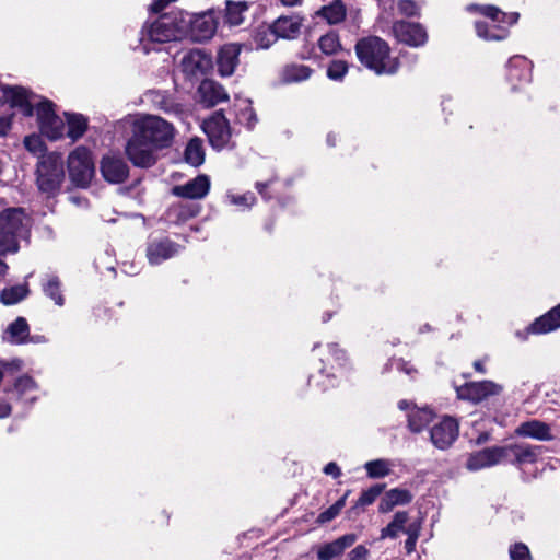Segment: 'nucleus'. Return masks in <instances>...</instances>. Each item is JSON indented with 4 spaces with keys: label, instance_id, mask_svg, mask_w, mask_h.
Segmentation results:
<instances>
[{
    "label": "nucleus",
    "instance_id": "6",
    "mask_svg": "<svg viewBox=\"0 0 560 560\" xmlns=\"http://www.w3.org/2000/svg\"><path fill=\"white\" fill-rule=\"evenodd\" d=\"M63 162L60 155L51 153L43 158L37 165L38 189L48 197L56 195L63 182Z\"/></svg>",
    "mask_w": 560,
    "mask_h": 560
},
{
    "label": "nucleus",
    "instance_id": "53",
    "mask_svg": "<svg viewBox=\"0 0 560 560\" xmlns=\"http://www.w3.org/2000/svg\"><path fill=\"white\" fill-rule=\"evenodd\" d=\"M368 555L369 550L363 545H359L349 553V560H366Z\"/></svg>",
    "mask_w": 560,
    "mask_h": 560
},
{
    "label": "nucleus",
    "instance_id": "2",
    "mask_svg": "<svg viewBox=\"0 0 560 560\" xmlns=\"http://www.w3.org/2000/svg\"><path fill=\"white\" fill-rule=\"evenodd\" d=\"M186 21L183 11H173L145 23L140 32V47L144 54L159 50L158 45L185 39Z\"/></svg>",
    "mask_w": 560,
    "mask_h": 560
},
{
    "label": "nucleus",
    "instance_id": "44",
    "mask_svg": "<svg viewBox=\"0 0 560 560\" xmlns=\"http://www.w3.org/2000/svg\"><path fill=\"white\" fill-rule=\"evenodd\" d=\"M25 149L34 155H40L45 152L46 147L40 136L30 135L24 138Z\"/></svg>",
    "mask_w": 560,
    "mask_h": 560
},
{
    "label": "nucleus",
    "instance_id": "43",
    "mask_svg": "<svg viewBox=\"0 0 560 560\" xmlns=\"http://www.w3.org/2000/svg\"><path fill=\"white\" fill-rule=\"evenodd\" d=\"M421 533V522L410 523L405 529L407 539L405 541V549L407 553H411L416 550L417 541Z\"/></svg>",
    "mask_w": 560,
    "mask_h": 560
},
{
    "label": "nucleus",
    "instance_id": "5",
    "mask_svg": "<svg viewBox=\"0 0 560 560\" xmlns=\"http://www.w3.org/2000/svg\"><path fill=\"white\" fill-rule=\"evenodd\" d=\"M28 232V220L22 208H8L0 213V254L16 253L19 240Z\"/></svg>",
    "mask_w": 560,
    "mask_h": 560
},
{
    "label": "nucleus",
    "instance_id": "47",
    "mask_svg": "<svg viewBox=\"0 0 560 560\" xmlns=\"http://www.w3.org/2000/svg\"><path fill=\"white\" fill-rule=\"evenodd\" d=\"M510 560H533L527 545L524 542H514L509 547Z\"/></svg>",
    "mask_w": 560,
    "mask_h": 560
},
{
    "label": "nucleus",
    "instance_id": "4",
    "mask_svg": "<svg viewBox=\"0 0 560 560\" xmlns=\"http://www.w3.org/2000/svg\"><path fill=\"white\" fill-rule=\"evenodd\" d=\"M469 12H478L490 22L476 21L475 28L477 35L486 40H503L509 35L508 26L515 24L520 18L518 13H505L494 5L470 4L467 7Z\"/></svg>",
    "mask_w": 560,
    "mask_h": 560
},
{
    "label": "nucleus",
    "instance_id": "1",
    "mask_svg": "<svg viewBox=\"0 0 560 560\" xmlns=\"http://www.w3.org/2000/svg\"><path fill=\"white\" fill-rule=\"evenodd\" d=\"M175 133L173 124L160 116H139L132 122L126 155L135 166L151 167L156 163L159 152L172 145Z\"/></svg>",
    "mask_w": 560,
    "mask_h": 560
},
{
    "label": "nucleus",
    "instance_id": "25",
    "mask_svg": "<svg viewBox=\"0 0 560 560\" xmlns=\"http://www.w3.org/2000/svg\"><path fill=\"white\" fill-rule=\"evenodd\" d=\"M515 434L522 438H529L537 441H551L555 439L551 427L540 420H528L518 424Z\"/></svg>",
    "mask_w": 560,
    "mask_h": 560
},
{
    "label": "nucleus",
    "instance_id": "30",
    "mask_svg": "<svg viewBox=\"0 0 560 560\" xmlns=\"http://www.w3.org/2000/svg\"><path fill=\"white\" fill-rule=\"evenodd\" d=\"M68 125L67 136L74 142L83 137L88 130L89 120L82 114L65 113Z\"/></svg>",
    "mask_w": 560,
    "mask_h": 560
},
{
    "label": "nucleus",
    "instance_id": "26",
    "mask_svg": "<svg viewBox=\"0 0 560 560\" xmlns=\"http://www.w3.org/2000/svg\"><path fill=\"white\" fill-rule=\"evenodd\" d=\"M357 538L355 534H347L331 542L324 544L317 549V558L319 560H331L339 557L357 541Z\"/></svg>",
    "mask_w": 560,
    "mask_h": 560
},
{
    "label": "nucleus",
    "instance_id": "36",
    "mask_svg": "<svg viewBox=\"0 0 560 560\" xmlns=\"http://www.w3.org/2000/svg\"><path fill=\"white\" fill-rule=\"evenodd\" d=\"M185 161L197 167L205 162L202 141L199 138L191 139L185 149Z\"/></svg>",
    "mask_w": 560,
    "mask_h": 560
},
{
    "label": "nucleus",
    "instance_id": "21",
    "mask_svg": "<svg viewBox=\"0 0 560 560\" xmlns=\"http://www.w3.org/2000/svg\"><path fill=\"white\" fill-rule=\"evenodd\" d=\"M242 46L235 43L223 45L217 55L218 71L222 77H231L237 65Z\"/></svg>",
    "mask_w": 560,
    "mask_h": 560
},
{
    "label": "nucleus",
    "instance_id": "64",
    "mask_svg": "<svg viewBox=\"0 0 560 560\" xmlns=\"http://www.w3.org/2000/svg\"><path fill=\"white\" fill-rule=\"evenodd\" d=\"M31 342H45L46 339L44 336H33L30 338Z\"/></svg>",
    "mask_w": 560,
    "mask_h": 560
},
{
    "label": "nucleus",
    "instance_id": "41",
    "mask_svg": "<svg viewBox=\"0 0 560 560\" xmlns=\"http://www.w3.org/2000/svg\"><path fill=\"white\" fill-rule=\"evenodd\" d=\"M28 293L26 285H14L1 292V302L5 305L16 304Z\"/></svg>",
    "mask_w": 560,
    "mask_h": 560
},
{
    "label": "nucleus",
    "instance_id": "32",
    "mask_svg": "<svg viewBox=\"0 0 560 560\" xmlns=\"http://www.w3.org/2000/svg\"><path fill=\"white\" fill-rule=\"evenodd\" d=\"M14 392L19 399L34 402L37 399L38 386L32 377L24 375L16 381Z\"/></svg>",
    "mask_w": 560,
    "mask_h": 560
},
{
    "label": "nucleus",
    "instance_id": "37",
    "mask_svg": "<svg viewBox=\"0 0 560 560\" xmlns=\"http://www.w3.org/2000/svg\"><path fill=\"white\" fill-rule=\"evenodd\" d=\"M43 291L46 296L55 302L56 305L62 306L65 304L61 283L58 277L47 276L46 280L43 282Z\"/></svg>",
    "mask_w": 560,
    "mask_h": 560
},
{
    "label": "nucleus",
    "instance_id": "55",
    "mask_svg": "<svg viewBox=\"0 0 560 560\" xmlns=\"http://www.w3.org/2000/svg\"><path fill=\"white\" fill-rule=\"evenodd\" d=\"M395 508L393 501L389 499L388 494L385 493L384 497L381 499L378 504V511L381 513H388Z\"/></svg>",
    "mask_w": 560,
    "mask_h": 560
},
{
    "label": "nucleus",
    "instance_id": "62",
    "mask_svg": "<svg viewBox=\"0 0 560 560\" xmlns=\"http://www.w3.org/2000/svg\"><path fill=\"white\" fill-rule=\"evenodd\" d=\"M474 368H475L476 371H478L481 374L486 373V368H485V365H483V363L481 361H475L474 362Z\"/></svg>",
    "mask_w": 560,
    "mask_h": 560
},
{
    "label": "nucleus",
    "instance_id": "45",
    "mask_svg": "<svg viewBox=\"0 0 560 560\" xmlns=\"http://www.w3.org/2000/svg\"><path fill=\"white\" fill-rule=\"evenodd\" d=\"M348 72V63L342 60H334L327 69V77L332 81H341Z\"/></svg>",
    "mask_w": 560,
    "mask_h": 560
},
{
    "label": "nucleus",
    "instance_id": "40",
    "mask_svg": "<svg viewBox=\"0 0 560 560\" xmlns=\"http://www.w3.org/2000/svg\"><path fill=\"white\" fill-rule=\"evenodd\" d=\"M318 47L320 51L327 56L336 55L342 49L339 36L334 32L320 36Z\"/></svg>",
    "mask_w": 560,
    "mask_h": 560
},
{
    "label": "nucleus",
    "instance_id": "9",
    "mask_svg": "<svg viewBox=\"0 0 560 560\" xmlns=\"http://www.w3.org/2000/svg\"><path fill=\"white\" fill-rule=\"evenodd\" d=\"M36 113L40 132L50 140H58L65 135V120L55 112L52 102L35 101L33 96V113Z\"/></svg>",
    "mask_w": 560,
    "mask_h": 560
},
{
    "label": "nucleus",
    "instance_id": "38",
    "mask_svg": "<svg viewBox=\"0 0 560 560\" xmlns=\"http://www.w3.org/2000/svg\"><path fill=\"white\" fill-rule=\"evenodd\" d=\"M278 39L272 25L259 26L254 35V44L257 49H267Z\"/></svg>",
    "mask_w": 560,
    "mask_h": 560
},
{
    "label": "nucleus",
    "instance_id": "35",
    "mask_svg": "<svg viewBox=\"0 0 560 560\" xmlns=\"http://www.w3.org/2000/svg\"><path fill=\"white\" fill-rule=\"evenodd\" d=\"M313 70L304 65H290L283 69L282 80L287 83H298L307 80Z\"/></svg>",
    "mask_w": 560,
    "mask_h": 560
},
{
    "label": "nucleus",
    "instance_id": "18",
    "mask_svg": "<svg viewBox=\"0 0 560 560\" xmlns=\"http://www.w3.org/2000/svg\"><path fill=\"white\" fill-rule=\"evenodd\" d=\"M530 62L523 56H514L508 62V80L513 90L520 89L530 81Z\"/></svg>",
    "mask_w": 560,
    "mask_h": 560
},
{
    "label": "nucleus",
    "instance_id": "54",
    "mask_svg": "<svg viewBox=\"0 0 560 560\" xmlns=\"http://www.w3.org/2000/svg\"><path fill=\"white\" fill-rule=\"evenodd\" d=\"M338 514L339 512H337L332 506H329L327 510H325L318 515L317 521L319 523H327L334 520Z\"/></svg>",
    "mask_w": 560,
    "mask_h": 560
},
{
    "label": "nucleus",
    "instance_id": "50",
    "mask_svg": "<svg viewBox=\"0 0 560 560\" xmlns=\"http://www.w3.org/2000/svg\"><path fill=\"white\" fill-rule=\"evenodd\" d=\"M397 8L399 13L406 16H418L420 12L419 4L413 0H399Z\"/></svg>",
    "mask_w": 560,
    "mask_h": 560
},
{
    "label": "nucleus",
    "instance_id": "29",
    "mask_svg": "<svg viewBox=\"0 0 560 560\" xmlns=\"http://www.w3.org/2000/svg\"><path fill=\"white\" fill-rule=\"evenodd\" d=\"M30 335V328L24 317H18L7 328L3 339L11 343H25Z\"/></svg>",
    "mask_w": 560,
    "mask_h": 560
},
{
    "label": "nucleus",
    "instance_id": "14",
    "mask_svg": "<svg viewBox=\"0 0 560 560\" xmlns=\"http://www.w3.org/2000/svg\"><path fill=\"white\" fill-rule=\"evenodd\" d=\"M457 436L458 423L452 417H443L430 431L432 444L440 450L450 447Z\"/></svg>",
    "mask_w": 560,
    "mask_h": 560
},
{
    "label": "nucleus",
    "instance_id": "33",
    "mask_svg": "<svg viewBox=\"0 0 560 560\" xmlns=\"http://www.w3.org/2000/svg\"><path fill=\"white\" fill-rule=\"evenodd\" d=\"M394 463L390 459L377 458L364 464V469L369 478L380 479L389 476L394 468Z\"/></svg>",
    "mask_w": 560,
    "mask_h": 560
},
{
    "label": "nucleus",
    "instance_id": "59",
    "mask_svg": "<svg viewBox=\"0 0 560 560\" xmlns=\"http://www.w3.org/2000/svg\"><path fill=\"white\" fill-rule=\"evenodd\" d=\"M10 413H11V406L7 401L0 399V418H5Z\"/></svg>",
    "mask_w": 560,
    "mask_h": 560
},
{
    "label": "nucleus",
    "instance_id": "8",
    "mask_svg": "<svg viewBox=\"0 0 560 560\" xmlns=\"http://www.w3.org/2000/svg\"><path fill=\"white\" fill-rule=\"evenodd\" d=\"M183 15L187 24L185 39H190L196 43H205L214 36L218 30L219 19L213 10H208L198 14L183 12Z\"/></svg>",
    "mask_w": 560,
    "mask_h": 560
},
{
    "label": "nucleus",
    "instance_id": "58",
    "mask_svg": "<svg viewBox=\"0 0 560 560\" xmlns=\"http://www.w3.org/2000/svg\"><path fill=\"white\" fill-rule=\"evenodd\" d=\"M324 472L326 475H331L332 477L337 478L341 475V471H340V468L338 467V465L334 462H330L328 463L325 467H324Z\"/></svg>",
    "mask_w": 560,
    "mask_h": 560
},
{
    "label": "nucleus",
    "instance_id": "15",
    "mask_svg": "<svg viewBox=\"0 0 560 560\" xmlns=\"http://www.w3.org/2000/svg\"><path fill=\"white\" fill-rule=\"evenodd\" d=\"M503 462L516 465L533 464L539 455V447L526 443H514L501 446Z\"/></svg>",
    "mask_w": 560,
    "mask_h": 560
},
{
    "label": "nucleus",
    "instance_id": "20",
    "mask_svg": "<svg viewBox=\"0 0 560 560\" xmlns=\"http://www.w3.org/2000/svg\"><path fill=\"white\" fill-rule=\"evenodd\" d=\"M211 66V59L200 49L188 50L180 60L183 72L190 77L205 74Z\"/></svg>",
    "mask_w": 560,
    "mask_h": 560
},
{
    "label": "nucleus",
    "instance_id": "49",
    "mask_svg": "<svg viewBox=\"0 0 560 560\" xmlns=\"http://www.w3.org/2000/svg\"><path fill=\"white\" fill-rule=\"evenodd\" d=\"M394 505H406L412 501V494L407 489L394 488L386 492Z\"/></svg>",
    "mask_w": 560,
    "mask_h": 560
},
{
    "label": "nucleus",
    "instance_id": "10",
    "mask_svg": "<svg viewBox=\"0 0 560 560\" xmlns=\"http://www.w3.org/2000/svg\"><path fill=\"white\" fill-rule=\"evenodd\" d=\"M202 129L213 149L222 150L229 145L232 132L228 119L221 112H215L206 119Z\"/></svg>",
    "mask_w": 560,
    "mask_h": 560
},
{
    "label": "nucleus",
    "instance_id": "57",
    "mask_svg": "<svg viewBox=\"0 0 560 560\" xmlns=\"http://www.w3.org/2000/svg\"><path fill=\"white\" fill-rule=\"evenodd\" d=\"M177 214V219L178 220H186L190 217L194 215L192 212H189V213H185L183 212V207L182 206H175V207H172L170 210H168V219H172L173 214Z\"/></svg>",
    "mask_w": 560,
    "mask_h": 560
},
{
    "label": "nucleus",
    "instance_id": "63",
    "mask_svg": "<svg viewBox=\"0 0 560 560\" xmlns=\"http://www.w3.org/2000/svg\"><path fill=\"white\" fill-rule=\"evenodd\" d=\"M284 5L293 7L301 3L302 0H281Z\"/></svg>",
    "mask_w": 560,
    "mask_h": 560
},
{
    "label": "nucleus",
    "instance_id": "39",
    "mask_svg": "<svg viewBox=\"0 0 560 560\" xmlns=\"http://www.w3.org/2000/svg\"><path fill=\"white\" fill-rule=\"evenodd\" d=\"M247 10L245 2H226L225 22L231 26H237L243 23V14Z\"/></svg>",
    "mask_w": 560,
    "mask_h": 560
},
{
    "label": "nucleus",
    "instance_id": "17",
    "mask_svg": "<svg viewBox=\"0 0 560 560\" xmlns=\"http://www.w3.org/2000/svg\"><path fill=\"white\" fill-rule=\"evenodd\" d=\"M501 446L487 447L469 455L466 467L477 471L503 463Z\"/></svg>",
    "mask_w": 560,
    "mask_h": 560
},
{
    "label": "nucleus",
    "instance_id": "24",
    "mask_svg": "<svg viewBox=\"0 0 560 560\" xmlns=\"http://www.w3.org/2000/svg\"><path fill=\"white\" fill-rule=\"evenodd\" d=\"M178 252L179 246L168 238L152 240L147 247V257L151 265H160Z\"/></svg>",
    "mask_w": 560,
    "mask_h": 560
},
{
    "label": "nucleus",
    "instance_id": "46",
    "mask_svg": "<svg viewBox=\"0 0 560 560\" xmlns=\"http://www.w3.org/2000/svg\"><path fill=\"white\" fill-rule=\"evenodd\" d=\"M384 485H374L364 490L358 499L357 505L365 506L372 504L376 498L383 492Z\"/></svg>",
    "mask_w": 560,
    "mask_h": 560
},
{
    "label": "nucleus",
    "instance_id": "48",
    "mask_svg": "<svg viewBox=\"0 0 560 560\" xmlns=\"http://www.w3.org/2000/svg\"><path fill=\"white\" fill-rule=\"evenodd\" d=\"M226 197L230 203L243 210L249 209L256 202V197L254 196L253 192H246L243 195L228 194Z\"/></svg>",
    "mask_w": 560,
    "mask_h": 560
},
{
    "label": "nucleus",
    "instance_id": "42",
    "mask_svg": "<svg viewBox=\"0 0 560 560\" xmlns=\"http://www.w3.org/2000/svg\"><path fill=\"white\" fill-rule=\"evenodd\" d=\"M236 118L240 124L246 126L247 128H253L256 124V114L250 105V102L244 100L240 103L238 109L236 113Z\"/></svg>",
    "mask_w": 560,
    "mask_h": 560
},
{
    "label": "nucleus",
    "instance_id": "52",
    "mask_svg": "<svg viewBox=\"0 0 560 560\" xmlns=\"http://www.w3.org/2000/svg\"><path fill=\"white\" fill-rule=\"evenodd\" d=\"M320 377H325L323 382L318 381L317 377L312 376L310 382H315L317 386L322 387L324 390L335 386L334 377L330 374L324 375V370L320 371Z\"/></svg>",
    "mask_w": 560,
    "mask_h": 560
},
{
    "label": "nucleus",
    "instance_id": "27",
    "mask_svg": "<svg viewBox=\"0 0 560 560\" xmlns=\"http://www.w3.org/2000/svg\"><path fill=\"white\" fill-rule=\"evenodd\" d=\"M271 25L278 38L294 39L301 33L302 19L298 15H283Z\"/></svg>",
    "mask_w": 560,
    "mask_h": 560
},
{
    "label": "nucleus",
    "instance_id": "34",
    "mask_svg": "<svg viewBox=\"0 0 560 560\" xmlns=\"http://www.w3.org/2000/svg\"><path fill=\"white\" fill-rule=\"evenodd\" d=\"M317 15L325 19L329 24H337L343 21L346 16V8L340 0H336L328 5H324Z\"/></svg>",
    "mask_w": 560,
    "mask_h": 560
},
{
    "label": "nucleus",
    "instance_id": "23",
    "mask_svg": "<svg viewBox=\"0 0 560 560\" xmlns=\"http://www.w3.org/2000/svg\"><path fill=\"white\" fill-rule=\"evenodd\" d=\"M101 173L105 180L118 184L128 177L129 168L121 158L105 155L101 162Z\"/></svg>",
    "mask_w": 560,
    "mask_h": 560
},
{
    "label": "nucleus",
    "instance_id": "3",
    "mask_svg": "<svg viewBox=\"0 0 560 560\" xmlns=\"http://www.w3.org/2000/svg\"><path fill=\"white\" fill-rule=\"evenodd\" d=\"M360 62L376 74H394L398 70V61L389 55V46L376 36L360 39L355 45Z\"/></svg>",
    "mask_w": 560,
    "mask_h": 560
},
{
    "label": "nucleus",
    "instance_id": "61",
    "mask_svg": "<svg viewBox=\"0 0 560 560\" xmlns=\"http://www.w3.org/2000/svg\"><path fill=\"white\" fill-rule=\"evenodd\" d=\"M347 495H348V493H346L342 498H340L337 502H335L331 505L337 512L340 513V511L345 508Z\"/></svg>",
    "mask_w": 560,
    "mask_h": 560
},
{
    "label": "nucleus",
    "instance_id": "13",
    "mask_svg": "<svg viewBox=\"0 0 560 560\" xmlns=\"http://www.w3.org/2000/svg\"><path fill=\"white\" fill-rule=\"evenodd\" d=\"M393 34L398 42L411 47L423 46L428 40L427 31L419 23L397 21L393 25Z\"/></svg>",
    "mask_w": 560,
    "mask_h": 560
},
{
    "label": "nucleus",
    "instance_id": "7",
    "mask_svg": "<svg viewBox=\"0 0 560 560\" xmlns=\"http://www.w3.org/2000/svg\"><path fill=\"white\" fill-rule=\"evenodd\" d=\"M68 173L73 185L86 188L95 175V164L91 150L80 145L71 151L68 156Z\"/></svg>",
    "mask_w": 560,
    "mask_h": 560
},
{
    "label": "nucleus",
    "instance_id": "19",
    "mask_svg": "<svg viewBox=\"0 0 560 560\" xmlns=\"http://www.w3.org/2000/svg\"><path fill=\"white\" fill-rule=\"evenodd\" d=\"M398 408L407 412L408 427L412 432L416 433L421 432L423 428L433 420L434 417L432 410L428 408H418L408 400H400L398 402Z\"/></svg>",
    "mask_w": 560,
    "mask_h": 560
},
{
    "label": "nucleus",
    "instance_id": "12",
    "mask_svg": "<svg viewBox=\"0 0 560 560\" xmlns=\"http://www.w3.org/2000/svg\"><path fill=\"white\" fill-rule=\"evenodd\" d=\"M5 104L26 117L33 115V94L24 88L0 84V107Z\"/></svg>",
    "mask_w": 560,
    "mask_h": 560
},
{
    "label": "nucleus",
    "instance_id": "56",
    "mask_svg": "<svg viewBox=\"0 0 560 560\" xmlns=\"http://www.w3.org/2000/svg\"><path fill=\"white\" fill-rule=\"evenodd\" d=\"M12 127V117L11 116H1L0 117V137H4L11 130Z\"/></svg>",
    "mask_w": 560,
    "mask_h": 560
},
{
    "label": "nucleus",
    "instance_id": "11",
    "mask_svg": "<svg viewBox=\"0 0 560 560\" xmlns=\"http://www.w3.org/2000/svg\"><path fill=\"white\" fill-rule=\"evenodd\" d=\"M456 392L458 398L478 404L490 397L499 396L503 392V386L493 381L486 380L466 383L457 387Z\"/></svg>",
    "mask_w": 560,
    "mask_h": 560
},
{
    "label": "nucleus",
    "instance_id": "31",
    "mask_svg": "<svg viewBox=\"0 0 560 560\" xmlns=\"http://www.w3.org/2000/svg\"><path fill=\"white\" fill-rule=\"evenodd\" d=\"M409 521V514L406 511H398L394 514L393 520L388 523V525L381 530V539H395L398 537L400 532L405 533V529Z\"/></svg>",
    "mask_w": 560,
    "mask_h": 560
},
{
    "label": "nucleus",
    "instance_id": "16",
    "mask_svg": "<svg viewBox=\"0 0 560 560\" xmlns=\"http://www.w3.org/2000/svg\"><path fill=\"white\" fill-rule=\"evenodd\" d=\"M210 189V178L207 175H198L183 185H176L172 188L174 196L186 199H202Z\"/></svg>",
    "mask_w": 560,
    "mask_h": 560
},
{
    "label": "nucleus",
    "instance_id": "22",
    "mask_svg": "<svg viewBox=\"0 0 560 560\" xmlns=\"http://www.w3.org/2000/svg\"><path fill=\"white\" fill-rule=\"evenodd\" d=\"M560 327V303L551 308L549 312L544 314L542 316L536 318L527 328V330L522 334L517 332V336L522 339H526L528 334L539 335L547 334L552 330H556Z\"/></svg>",
    "mask_w": 560,
    "mask_h": 560
},
{
    "label": "nucleus",
    "instance_id": "51",
    "mask_svg": "<svg viewBox=\"0 0 560 560\" xmlns=\"http://www.w3.org/2000/svg\"><path fill=\"white\" fill-rule=\"evenodd\" d=\"M328 352L331 359L337 363L338 366L342 368L347 361L346 352L340 349L337 345H328Z\"/></svg>",
    "mask_w": 560,
    "mask_h": 560
},
{
    "label": "nucleus",
    "instance_id": "28",
    "mask_svg": "<svg viewBox=\"0 0 560 560\" xmlns=\"http://www.w3.org/2000/svg\"><path fill=\"white\" fill-rule=\"evenodd\" d=\"M200 101L206 106L211 107L217 104L228 101L229 96L224 88L212 80H205L198 89Z\"/></svg>",
    "mask_w": 560,
    "mask_h": 560
},
{
    "label": "nucleus",
    "instance_id": "60",
    "mask_svg": "<svg viewBox=\"0 0 560 560\" xmlns=\"http://www.w3.org/2000/svg\"><path fill=\"white\" fill-rule=\"evenodd\" d=\"M397 368L404 371L406 374L411 375L416 370L409 363L404 362L401 360L398 361Z\"/></svg>",
    "mask_w": 560,
    "mask_h": 560
}]
</instances>
